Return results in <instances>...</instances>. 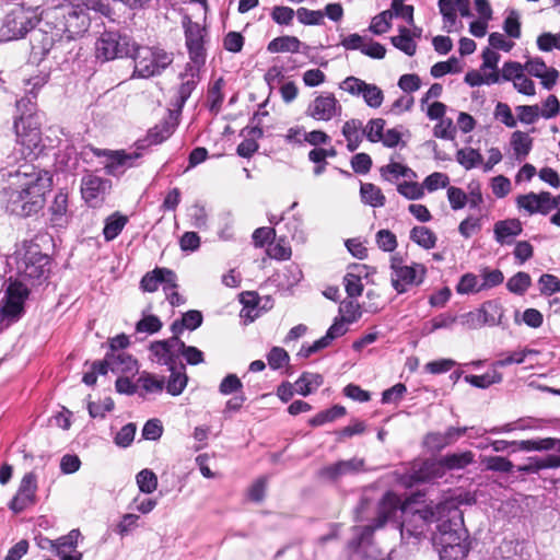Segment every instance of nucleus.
Segmentation results:
<instances>
[{"label": "nucleus", "instance_id": "f257e3e1", "mask_svg": "<svg viewBox=\"0 0 560 560\" xmlns=\"http://www.w3.org/2000/svg\"><path fill=\"white\" fill-rule=\"evenodd\" d=\"M51 187V173L25 161L9 172L0 200L7 212L23 218L31 217L44 208L46 194Z\"/></svg>", "mask_w": 560, "mask_h": 560}, {"label": "nucleus", "instance_id": "f03ea898", "mask_svg": "<svg viewBox=\"0 0 560 560\" xmlns=\"http://www.w3.org/2000/svg\"><path fill=\"white\" fill-rule=\"evenodd\" d=\"M436 532L432 542L440 560H463L469 551L468 533L464 528L463 515L456 503L445 500L436 504Z\"/></svg>", "mask_w": 560, "mask_h": 560}, {"label": "nucleus", "instance_id": "7ed1b4c3", "mask_svg": "<svg viewBox=\"0 0 560 560\" xmlns=\"http://www.w3.org/2000/svg\"><path fill=\"white\" fill-rule=\"evenodd\" d=\"M7 264L16 272L15 282L25 284H40L50 272V257L42 253L38 244L28 241L16 245L14 253L8 256Z\"/></svg>", "mask_w": 560, "mask_h": 560}, {"label": "nucleus", "instance_id": "20e7f679", "mask_svg": "<svg viewBox=\"0 0 560 560\" xmlns=\"http://www.w3.org/2000/svg\"><path fill=\"white\" fill-rule=\"evenodd\" d=\"M89 9L79 2L60 3L40 11V19L57 35L71 40L84 34L90 26Z\"/></svg>", "mask_w": 560, "mask_h": 560}, {"label": "nucleus", "instance_id": "39448f33", "mask_svg": "<svg viewBox=\"0 0 560 560\" xmlns=\"http://www.w3.org/2000/svg\"><path fill=\"white\" fill-rule=\"evenodd\" d=\"M36 105L30 98L16 101V109L20 116L14 120V129L18 142L33 153L42 143L40 117L35 112Z\"/></svg>", "mask_w": 560, "mask_h": 560}, {"label": "nucleus", "instance_id": "423d86ee", "mask_svg": "<svg viewBox=\"0 0 560 560\" xmlns=\"http://www.w3.org/2000/svg\"><path fill=\"white\" fill-rule=\"evenodd\" d=\"M39 5L31 1L15 4L3 20L0 36L3 40H13L24 37L42 19L38 13Z\"/></svg>", "mask_w": 560, "mask_h": 560}, {"label": "nucleus", "instance_id": "0eeeda50", "mask_svg": "<svg viewBox=\"0 0 560 560\" xmlns=\"http://www.w3.org/2000/svg\"><path fill=\"white\" fill-rule=\"evenodd\" d=\"M128 57L135 61L133 73L145 79L161 74L173 62V54L161 48L139 46L136 43L132 44Z\"/></svg>", "mask_w": 560, "mask_h": 560}, {"label": "nucleus", "instance_id": "6e6552de", "mask_svg": "<svg viewBox=\"0 0 560 560\" xmlns=\"http://www.w3.org/2000/svg\"><path fill=\"white\" fill-rule=\"evenodd\" d=\"M475 455L470 451L452 453L441 457L439 460L423 462L418 470L410 476L415 482L430 481L444 476L445 470L464 469L474 463Z\"/></svg>", "mask_w": 560, "mask_h": 560}, {"label": "nucleus", "instance_id": "1a4fd4ad", "mask_svg": "<svg viewBox=\"0 0 560 560\" xmlns=\"http://www.w3.org/2000/svg\"><path fill=\"white\" fill-rule=\"evenodd\" d=\"M427 269L422 264H405L402 258L392 256L390 258V282L399 294L407 292L412 287L420 285L425 277Z\"/></svg>", "mask_w": 560, "mask_h": 560}, {"label": "nucleus", "instance_id": "9d476101", "mask_svg": "<svg viewBox=\"0 0 560 560\" xmlns=\"http://www.w3.org/2000/svg\"><path fill=\"white\" fill-rule=\"evenodd\" d=\"M30 290L25 283L11 282L0 298V320L7 325L18 320L24 312V302Z\"/></svg>", "mask_w": 560, "mask_h": 560}, {"label": "nucleus", "instance_id": "9b49d317", "mask_svg": "<svg viewBox=\"0 0 560 560\" xmlns=\"http://www.w3.org/2000/svg\"><path fill=\"white\" fill-rule=\"evenodd\" d=\"M182 24L185 32V44L189 54V62L187 65L202 67L207 58V30L199 23L192 22L187 15L183 18Z\"/></svg>", "mask_w": 560, "mask_h": 560}, {"label": "nucleus", "instance_id": "f8f14e48", "mask_svg": "<svg viewBox=\"0 0 560 560\" xmlns=\"http://www.w3.org/2000/svg\"><path fill=\"white\" fill-rule=\"evenodd\" d=\"M133 42L126 35L116 32H105L95 43L96 58L103 61L128 57Z\"/></svg>", "mask_w": 560, "mask_h": 560}, {"label": "nucleus", "instance_id": "ddd939ff", "mask_svg": "<svg viewBox=\"0 0 560 560\" xmlns=\"http://www.w3.org/2000/svg\"><path fill=\"white\" fill-rule=\"evenodd\" d=\"M305 114L317 121H330L341 116L342 106L332 93H322L308 104Z\"/></svg>", "mask_w": 560, "mask_h": 560}, {"label": "nucleus", "instance_id": "4468645a", "mask_svg": "<svg viewBox=\"0 0 560 560\" xmlns=\"http://www.w3.org/2000/svg\"><path fill=\"white\" fill-rule=\"evenodd\" d=\"M340 89L353 96H362L371 108L381 107L384 101L383 91L375 84L366 83L357 77H348L340 83Z\"/></svg>", "mask_w": 560, "mask_h": 560}, {"label": "nucleus", "instance_id": "2eb2a0df", "mask_svg": "<svg viewBox=\"0 0 560 560\" xmlns=\"http://www.w3.org/2000/svg\"><path fill=\"white\" fill-rule=\"evenodd\" d=\"M400 508V499L393 492H387L383 497L378 506V515L373 525H366L360 528L358 545L368 541L376 528L382 527L387 521L392 520Z\"/></svg>", "mask_w": 560, "mask_h": 560}, {"label": "nucleus", "instance_id": "dca6fc26", "mask_svg": "<svg viewBox=\"0 0 560 560\" xmlns=\"http://www.w3.org/2000/svg\"><path fill=\"white\" fill-rule=\"evenodd\" d=\"M438 510L431 509L418 510L411 514L408 520H404L400 524V536L404 540L408 541L410 538L419 540L424 536L429 523L436 522Z\"/></svg>", "mask_w": 560, "mask_h": 560}, {"label": "nucleus", "instance_id": "f3484780", "mask_svg": "<svg viewBox=\"0 0 560 560\" xmlns=\"http://www.w3.org/2000/svg\"><path fill=\"white\" fill-rule=\"evenodd\" d=\"M183 347L184 341L178 337L154 341L150 345L152 360L161 365H166L168 369H173L177 365L180 348Z\"/></svg>", "mask_w": 560, "mask_h": 560}, {"label": "nucleus", "instance_id": "a211bd4d", "mask_svg": "<svg viewBox=\"0 0 560 560\" xmlns=\"http://www.w3.org/2000/svg\"><path fill=\"white\" fill-rule=\"evenodd\" d=\"M110 188V180L91 173L84 175L81 179L82 198L92 207L100 205Z\"/></svg>", "mask_w": 560, "mask_h": 560}, {"label": "nucleus", "instance_id": "6ab92c4d", "mask_svg": "<svg viewBox=\"0 0 560 560\" xmlns=\"http://www.w3.org/2000/svg\"><path fill=\"white\" fill-rule=\"evenodd\" d=\"M364 470V459L353 457L347 460H338L322 467L317 476L319 479L336 482L345 476L355 475Z\"/></svg>", "mask_w": 560, "mask_h": 560}, {"label": "nucleus", "instance_id": "aec40b11", "mask_svg": "<svg viewBox=\"0 0 560 560\" xmlns=\"http://www.w3.org/2000/svg\"><path fill=\"white\" fill-rule=\"evenodd\" d=\"M37 490V479L34 472H27L23 476L16 494L10 502V509L14 513H20L35 503V493Z\"/></svg>", "mask_w": 560, "mask_h": 560}, {"label": "nucleus", "instance_id": "412c9836", "mask_svg": "<svg viewBox=\"0 0 560 560\" xmlns=\"http://www.w3.org/2000/svg\"><path fill=\"white\" fill-rule=\"evenodd\" d=\"M550 192L541 191L539 194L528 192L520 195L516 198V205L528 214H548L550 212Z\"/></svg>", "mask_w": 560, "mask_h": 560}, {"label": "nucleus", "instance_id": "4be33fe9", "mask_svg": "<svg viewBox=\"0 0 560 560\" xmlns=\"http://www.w3.org/2000/svg\"><path fill=\"white\" fill-rule=\"evenodd\" d=\"M201 67L186 65L185 72L180 74L182 84L177 91L176 106L182 108L190 97L192 91L199 82V71Z\"/></svg>", "mask_w": 560, "mask_h": 560}, {"label": "nucleus", "instance_id": "5701e85b", "mask_svg": "<svg viewBox=\"0 0 560 560\" xmlns=\"http://www.w3.org/2000/svg\"><path fill=\"white\" fill-rule=\"evenodd\" d=\"M524 70H526L530 75L539 78L541 80V84L548 90L556 84L559 75L555 68H548L539 58L528 60L524 66Z\"/></svg>", "mask_w": 560, "mask_h": 560}, {"label": "nucleus", "instance_id": "b1692460", "mask_svg": "<svg viewBox=\"0 0 560 560\" xmlns=\"http://www.w3.org/2000/svg\"><path fill=\"white\" fill-rule=\"evenodd\" d=\"M176 281L174 271L166 268H156L152 272H148L141 280V288L147 292H155L160 284L166 285Z\"/></svg>", "mask_w": 560, "mask_h": 560}, {"label": "nucleus", "instance_id": "393cba45", "mask_svg": "<svg viewBox=\"0 0 560 560\" xmlns=\"http://www.w3.org/2000/svg\"><path fill=\"white\" fill-rule=\"evenodd\" d=\"M63 37L56 34V30L50 28V33L44 30H38L33 33L31 38L32 51L35 55L45 56L54 47L57 40H61Z\"/></svg>", "mask_w": 560, "mask_h": 560}, {"label": "nucleus", "instance_id": "a878e982", "mask_svg": "<svg viewBox=\"0 0 560 560\" xmlns=\"http://www.w3.org/2000/svg\"><path fill=\"white\" fill-rule=\"evenodd\" d=\"M485 326H504V307L499 300H489L479 307Z\"/></svg>", "mask_w": 560, "mask_h": 560}, {"label": "nucleus", "instance_id": "bb28decb", "mask_svg": "<svg viewBox=\"0 0 560 560\" xmlns=\"http://www.w3.org/2000/svg\"><path fill=\"white\" fill-rule=\"evenodd\" d=\"M522 224L517 219L499 221L494 224V236L500 244H510L512 238L522 233Z\"/></svg>", "mask_w": 560, "mask_h": 560}, {"label": "nucleus", "instance_id": "cd10ccee", "mask_svg": "<svg viewBox=\"0 0 560 560\" xmlns=\"http://www.w3.org/2000/svg\"><path fill=\"white\" fill-rule=\"evenodd\" d=\"M341 133L347 140V149L354 152L362 142L363 125L359 119L347 120L341 129Z\"/></svg>", "mask_w": 560, "mask_h": 560}, {"label": "nucleus", "instance_id": "c85d7f7f", "mask_svg": "<svg viewBox=\"0 0 560 560\" xmlns=\"http://www.w3.org/2000/svg\"><path fill=\"white\" fill-rule=\"evenodd\" d=\"M135 156L126 154L120 151L112 152L108 162L105 165L107 174L118 176L125 172L126 168L133 165Z\"/></svg>", "mask_w": 560, "mask_h": 560}, {"label": "nucleus", "instance_id": "c756f323", "mask_svg": "<svg viewBox=\"0 0 560 560\" xmlns=\"http://www.w3.org/2000/svg\"><path fill=\"white\" fill-rule=\"evenodd\" d=\"M171 372L170 378L164 386L166 392L172 396L180 395L187 386L188 376L185 372V365H175L173 369H168Z\"/></svg>", "mask_w": 560, "mask_h": 560}, {"label": "nucleus", "instance_id": "7c9ffc66", "mask_svg": "<svg viewBox=\"0 0 560 560\" xmlns=\"http://www.w3.org/2000/svg\"><path fill=\"white\" fill-rule=\"evenodd\" d=\"M323 376L318 373L303 372L295 382V392L302 396H308L323 384Z\"/></svg>", "mask_w": 560, "mask_h": 560}, {"label": "nucleus", "instance_id": "2f4dec72", "mask_svg": "<svg viewBox=\"0 0 560 560\" xmlns=\"http://www.w3.org/2000/svg\"><path fill=\"white\" fill-rule=\"evenodd\" d=\"M560 444V440L553 438H545L537 440H523L516 441V448L512 450V452L523 451V452H541L549 451L556 447L557 444Z\"/></svg>", "mask_w": 560, "mask_h": 560}, {"label": "nucleus", "instance_id": "473e14b6", "mask_svg": "<svg viewBox=\"0 0 560 560\" xmlns=\"http://www.w3.org/2000/svg\"><path fill=\"white\" fill-rule=\"evenodd\" d=\"M302 43L295 36H280L273 38L267 46L269 52H299Z\"/></svg>", "mask_w": 560, "mask_h": 560}, {"label": "nucleus", "instance_id": "72a5a7b5", "mask_svg": "<svg viewBox=\"0 0 560 560\" xmlns=\"http://www.w3.org/2000/svg\"><path fill=\"white\" fill-rule=\"evenodd\" d=\"M360 195L362 201L373 208H381L386 201L381 188L371 183L361 184Z\"/></svg>", "mask_w": 560, "mask_h": 560}, {"label": "nucleus", "instance_id": "f704fd0d", "mask_svg": "<svg viewBox=\"0 0 560 560\" xmlns=\"http://www.w3.org/2000/svg\"><path fill=\"white\" fill-rule=\"evenodd\" d=\"M511 145L516 158L522 160L529 154L533 147V139L528 133L517 130L511 136Z\"/></svg>", "mask_w": 560, "mask_h": 560}, {"label": "nucleus", "instance_id": "c9c22d12", "mask_svg": "<svg viewBox=\"0 0 560 560\" xmlns=\"http://www.w3.org/2000/svg\"><path fill=\"white\" fill-rule=\"evenodd\" d=\"M390 42L394 47L408 56H413L417 51V44L411 36V31L407 27H399V35L393 36Z\"/></svg>", "mask_w": 560, "mask_h": 560}, {"label": "nucleus", "instance_id": "e433bc0d", "mask_svg": "<svg viewBox=\"0 0 560 560\" xmlns=\"http://www.w3.org/2000/svg\"><path fill=\"white\" fill-rule=\"evenodd\" d=\"M127 222L128 218L118 212L108 217L103 230L104 238L106 241L115 240L120 234Z\"/></svg>", "mask_w": 560, "mask_h": 560}, {"label": "nucleus", "instance_id": "4c0bfd02", "mask_svg": "<svg viewBox=\"0 0 560 560\" xmlns=\"http://www.w3.org/2000/svg\"><path fill=\"white\" fill-rule=\"evenodd\" d=\"M465 381L477 388H488L493 384L502 382V374L493 368L482 375H466Z\"/></svg>", "mask_w": 560, "mask_h": 560}, {"label": "nucleus", "instance_id": "58836bf2", "mask_svg": "<svg viewBox=\"0 0 560 560\" xmlns=\"http://www.w3.org/2000/svg\"><path fill=\"white\" fill-rule=\"evenodd\" d=\"M137 384L145 394H160L164 389L165 381L164 377L143 372L138 377Z\"/></svg>", "mask_w": 560, "mask_h": 560}, {"label": "nucleus", "instance_id": "ea45409f", "mask_svg": "<svg viewBox=\"0 0 560 560\" xmlns=\"http://www.w3.org/2000/svg\"><path fill=\"white\" fill-rule=\"evenodd\" d=\"M538 351L535 349L524 348L522 350H516L506 354H502V358L494 361L492 366L498 368H504L511 364H521L525 362L526 358L532 354H537Z\"/></svg>", "mask_w": 560, "mask_h": 560}, {"label": "nucleus", "instance_id": "a19ab883", "mask_svg": "<svg viewBox=\"0 0 560 560\" xmlns=\"http://www.w3.org/2000/svg\"><path fill=\"white\" fill-rule=\"evenodd\" d=\"M410 240L424 249L433 248L436 243L435 234L429 228L422 225L412 228Z\"/></svg>", "mask_w": 560, "mask_h": 560}, {"label": "nucleus", "instance_id": "79ce46f5", "mask_svg": "<svg viewBox=\"0 0 560 560\" xmlns=\"http://www.w3.org/2000/svg\"><path fill=\"white\" fill-rule=\"evenodd\" d=\"M457 162L466 170L475 168L482 164L483 158L478 150L464 148L456 153Z\"/></svg>", "mask_w": 560, "mask_h": 560}, {"label": "nucleus", "instance_id": "37998d69", "mask_svg": "<svg viewBox=\"0 0 560 560\" xmlns=\"http://www.w3.org/2000/svg\"><path fill=\"white\" fill-rule=\"evenodd\" d=\"M381 174L386 180L397 179L399 177H416V173L411 168L397 162H390L383 166Z\"/></svg>", "mask_w": 560, "mask_h": 560}, {"label": "nucleus", "instance_id": "c03bdc74", "mask_svg": "<svg viewBox=\"0 0 560 560\" xmlns=\"http://www.w3.org/2000/svg\"><path fill=\"white\" fill-rule=\"evenodd\" d=\"M481 291L479 277L472 272L463 275L456 285L458 294H475Z\"/></svg>", "mask_w": 560, "mask_h": 560}, {"label": "nucleus", "instance_id": "a18cd8bd", "mask_svg": "<svg viewBox=\"0 0 560 560\" xmlns=\"http://www.w3.org/2000/svg\"><path fill=\"white\" fill-rule=\"evenodd\" d=\"M532 284V278L527 272L518 271L511 277L506 282V288L510 292L523 295Z\"/></svg>", "mask_w": 560, "mask_h": 560}, {"label": "nucleus", "instance_id": "49530a36", "mask_svg": "<svg viewBox=\"0 0 560 560\" xmlns=\"http://www.w3.org/2000/svg\"><path fill=\"white\" fill-rule=\"evenodd\" d=\"M80 537L78 529H72L68 535L60 537L55 542L49 541L51 547L56 550L58 556L67 553L68 551L74 550Z\"/></svg>", "mask_w": 560, "mask_h": 560}, {"label": "nucleus", "instance_id": "de8ad7c7", "mask_svg": "<svg viewBox=\"0 0 560 560\" xmlns=\"http://www.w3.org/2000/svg\"><path fill=\"white\" fill-rule=\"evenodd\" d=\"M500 81L499 72H483L470 71L465 75V82L470 86H479L481 84H494Z\"/></svg>", "mask_w": 560, "mask_h": 560}, {"label": "nucleus", "instance_id": "09e8293b", "mask_svg": "<svg viewBox=\"0 0 560 560\" xmlns=\"http://www.w3.org/2000/svg\"><path fill=\"white\" fill-rule=\"evenodd\" d=\"M139 490L143 493L150 494L158 488V477L150 469H142L136 476Z\"/></svg>", "mask_w": 560, "mask_h": 560}, {"label": "nucleus", "instance_id": "8fccbe9b", "mask_svg": "<svg viewBox=\"0 0 560 560\" xmlns=\"http://www.w3.org/2000/svg\"><path fill=\"white\" fill-rule=\"evenodd\" d=\"M481 290H490L504 281L503 272L499 269L483 268L480 270Z\"/></svg>", "mask_w": 560, "mask_h": 560}, {"label": "nucleus", "instance_id": "3c124183", "mask_svg": "<svg viewBox=\"0 0 560 560\" xmlns=\"http://www.w3.org/2000/svg\"><path fill=\"white\" fill-rule=\"evenodd\" d=\"M339 314L341 315L342 322L348 324L357 322L361 315V307L359 303L353 300H345L340 303Z\"/></svg>", "mask_w": 560, "mask_h": 560}, {"label": "nucleus", "instance_id": "603ef678", "mask_svg": "<svg viewBox=\"0 0 560 560\" xmlns=\"http://www.w3.org/2000/svg\"><path fill=\"white\" fill-rule=\"evenodd\" d=\"M481 463L485 465L487 470L498 472H510L514 467L510 459L502 456H485L482 457Z\"/></svg>", "mask_w": 560, "mask_h": 560}, {"label": "nucleus", "instance_id": "864d4df0", "mask_svg": "<svg viewBox=\"0 0 560 560\" xmlns=\"http://www.w3.org/2000/svg\"><path fill=\"white\" fill-rule=\"evenodd\" d=\"M163 324L161 319L155 315H144L137 324H136V332L137 334H147L153 335L161 330Z\"/></svg>", "mask_w": 560, "mask_h": 560}, {"label": "nucleus", "instance_id": "5fc2aeb1", "mask_svg": "<svg viewBox=\"0 0 560 560\" xmlns=\"http://www.w3.org/2000/svg\"><path fill=\"white\" fill-rule=\"evenodd\" d=\"M457 317L451 314H440L425 323L423 326L424 334H432L438 329L451 328L456 322Z\"/></svg>", "mask_w": 560, "mask_h": 560}, {"label": "nucleus", "instance_id": "6e6d98bb", "mask_svg": "<svg viewBox=\"0 0 560 560\" xmlns=\"http://www.w3.org/2000/svg\"><path fill=\"white\" fill-rule=\"evenodd\" d=\"M267 361L271 370H279L289 364L290 355L283 348L272 347L267 353Z\"/></svg>", "mask_w": 560, "mask_h": 560}, {"label": "nucleus", "instance_id": "4d7b16f0", "mask_svg": "<svg viewBox=\"0 0 560 560\" xmlns=\"http://www.w3.org/2000/svg\"><path fill=\"white\" fill-rule=\"evenodd\" d=\"M392 19L393 12L383 11L372 19L369 30L375 35H382L390 28Z\"/></svg>", "mask_w": 560, "mask_h": 560}, {"label": "nucleus", "instance_id": "13d9d810", "mask_svg": "<svg viewBox=\"0 0 560 560\" xmlns=\"http://www.w3.org/2000/svg\"><path fill=\"white\" fill-rule=\"evenodd\" d=\"M268 255L278 260H288L292 255V250L284 237H280L277 242L271 243L267 250Z\"/></svg>", "mask_w": 560, "mask_h": 560}, {"label": "nucleus", "instance_id": "bf43d9fd", "mask_svg": "<svg viewBox=\"0 0 560 560\" xmlns=\"http://www.w3.org/2000/svg\"><path fill=\"white\" fill-rule=\"evenodd\" d=\"M385 120L382 118H374L369 120L366 126L363 128V135L371 142H380L383 139Z\"/></svg>", "mask_w": 560, "mask_h": 560}, {"label": "nucleus", "instance_id": "052dcab7", "mask_svg": "<svg viewBox=\"0 0 560 560\" xmlns=\"http://www.w3.org/2000/svg\"><path fill=\"white\" fill-rule=\"evenodd\" d=\"M397 191L409 200H418L424 196L423 186L416 182H404L398 184Z\"/></svg>", "mask_w": 560, "mask_h": 560}, {"label": "nucleus", "instance_id": "680f3d73", "mask_svg": "<svg viewBox=\"0 0 560 560\" xmlns=\"http://www.w3.org/2000/svg\"><path fill=\"white\" fill-rule=\"evenodd\" d=\"M296 18L304 25H319L323 23L324 13L320 10L299 8L296 10Z\"/></svg>", "mask_w": 560, "mask_h": 560}, {"label": "nucleus", "instance_id": "e2e57ef3", "mask_svg": "<svg viewBox=\"0 0 560 560\" xmlns=\"http://www.w3.org/2000/svg\"><path fill=\"white\" fill-rule=\"evenodd\" d=\"M295 14L296 12L290 7L276 5L272 8L271 19L279 25H290Z\"/></svg>", "mask_w": 560, "mask_h": 560}, {"label": "nucleus", "instance_id": "0e129e2a", "mask_svg": "<svg viewBox=\"0 0 560 560\" xmlns=\"http://www.w3.org/2000/svg\"><path fill=\"white\" fill-rule=\"evenodd\" d=\"M504 32L512 38L521 37L520 14L516 10H510L503 23Z\"/></svg>", "mask_w": 560, "mask_h": 560}, {"label": "nucleus", "instance_id": "69168bd1", "mask_svg": "<svg viewBox=\"0 0 560 560\" xmlns=\"http://www.w3.org/2000/svg\"><path fill=\"white\" fill-rule=\"evenodd\" d=\"M450 184V177L445 173L434 172L425 177L422 186L423 189L429 191L438 190L439 188H445Z\"/></svg>", "mask_w": 560, "mask_h": 560}, {"label": "nucleus", "instance_id": "338daca9", "mask_svg": "<svg viewBox=\"0 0 560 560\" xmlns=\"http://www.w3.org/2000/svg\"><path fill=\"white\" fill-rule=\"evenodd\" d=\"M456 128L450 118L439 119V122L434 126L433 135L436 138L451 140L455 137Z\"/></svg>", "mask_w": 560, "mask_h": 560}, {"label": "nucleus", "instance_id": "774afa93", "mask_svg": "<svg viewBox=\"0 0 560 560\" xmlns=\"http://www.w3.org/2000/svg\"><path fill=\"white\" fill-rule=\"evenodd\" d=\"M537 46L542 51L560 49V32L557 34L542 33L537 38Z\"/></svg>", "mask_w": 560, "mask_h": 560}]
</instances>
